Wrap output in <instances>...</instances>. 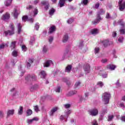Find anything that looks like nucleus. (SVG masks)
I'll list each match as a JSON object with an SVG mask.
<instances>
[{
  "label": "nucleus",
  "mask_w": 125,
  "mask_h": 125,
  "mask_svg": "<svg viewBox=\"0 0 125 125\" xmlns=\"http://www.w3.org/2000/svg\"><path fill=\"white\" fill-rule=\"evenodd\" d=\"M90 32L92 35H96L99 33V30L97 28H95L91 30Z\"/></svg>",
  "instance_id": "obj_12"
},
{
  "label": "nucleus",
  "mask_w": 125,
  "mask_h": 125,
  "mask_svg": "<svg viewBox=\"0 0 125 125\" xmlns=\"http://www.w3.org/2000/svg\"><path fill=\"white\" fill-rule=\"evenodd\" d=\"M99 48H95V53H98L99 52Z\"/></svg>",
  "instance_id": "obj_45"
},
{
  "label": "nucleus",
  "mask_w": 125,
  "mask_h": 125,
  "mask_svg": "<svg viewBox=\"0 0 125 125\" xmlns=\"http://www.w3.org/2000/svg\"><path fill=\"white\" fill-rule=\"evenodd\" d=\"M113 37H115L117 36V33L116 32H113L112 33Z\"/></svg>",
  "instance_id": "obj_54"
},
{
  "label": "nucleus",
  "mask_w": 125,
  "mask_h": 125,
  "mask_svg": "<svg viewBox=\"0 0 125 125\" xmlns=\"http://www.w3.org/2000/svg\"><path fill=\"white\" fill-rule=\"evenodd\" d=\"M52 1H53V2L54 3H55V2H56V1H57V0H52Z\"/></svg>",
  "instance_id": "obj_61"
},
{
  "label": "nucleus",
  "mask_w": 125,
  "mask_h": 125,
  "mask_svg": "<svg viewBox=\"0 0 125 125\" xmlns=\"http://www.w3.org/2000/svg\"><path fill=\"white\" fill-rule=\"evenodd\" d=\"M11 2H12V0H7L5 3V4L6 6H9L10 4H11Z\"/></svg>",
  "instance_id": "obj_26"
},
{
  "label": "nucleus",
  "mask_w": 125,
  "mask_h": 125,
  "mask_svg": "<svg viewBox=\"0 0 125 125\" xmlns=\"http://www.w3.org/2000/svg\"><path fill=\"white\" fill-rule=\"evenodd\" d=\"M107 69H109V70H111V71H113L117 68V65H115L114 64H108L106 66Z\"/></svg>",
  "instance_id": "obj_6"
},
{
  "label": "nucleus",
  "mask_w": 125,
  "mask_h": 125,
  "mask_svg": "<svg viewBox=\"0 0 125 125\" xmlns=\"http://www.w3.org/2000/svg\"><path fill=\"white\" fill-rule=\"evenodd\" d=\"M32 120L33 121H39V118H38L37 117H34L33 118V119H32Z\"/></svg>",
  "instance_id": "obj_60"
},
{
  "label": "nucleus",
  "mask_w": 125,
  "mask_h": 125,
  "mask_svg": "<svg viewBox=\"0 0 125 125\" xmlns=\"http://www.w3.org/2000/svg\"><path fill=\"white\" fill-rule=\"evenodd\" d=\"M123 41H124V37H123L119 38V39H118V42H123Z\"/></svg>",
  "instance_id": "obj_42"
},
{
  "label": "nucleus",
  "mask_w": 125,
  "mask_h": 125,
  "mask_svg": "<svg viewBox=\"0 0 125 125\" xmlns=\"http://www.w3.org/2000/svg\"><path fill=\"white\" fill-rule=\"evenodd\" d=\"M40 74L42 75V78H44L46 76V74L45 73V72L43 71H41L40 72Z\"/></svg>",
  "instance_id": "obj_34"
},
{
  "label": "nucleus",
  "mask_w": 125,
  "mask_h": 125,
  "mask_svg": "<svg viewBox=\"0 0 125 125\" xmlns=\"http://www.w3.org/2000/svg\"><path fill=\"white\" fill-rule=\"evenodd\" d=\"M53 41V37H50L49 38V42L50 43H51V42H52V41Z\"/></svg>",
  "instance_id": "obj_44"
},
{
  "label": "nucleus",
  "mask_w": 125,
  "mask_h": 125,
  "mask_svg": "<svg viewBox=\"0 0 125 125\" xmlns=\"http://www.w3.org/2000/svg\"><path fill=\"white\" fill-rule=\"evenodd\" d=\"M122 121H123V122H125V116H122L121 117Z\"/></svg>",
  "instance_id": "obj_59"
},
{
  "label": "nucleus",
  "mask_w": 125,
  "mask_h": 125,
  "mask_svg": "<svg viewBox=\"0 0 125 125\" xmlns=\"http://www.w3.org/2000/svg\"><path fill=\"white\" fill-rule=\"evenodd\" d=\"M118 6L120 11H124V10L125 9V0H119L118 1Z\"/></svg>",
  "instance_id": "obj_2"
},
{
  "label": "nucleus",
  "mask_w": 125,
  "mask_h": 125,
  "mask_svg": "<svg viewBox=\"0 0 125 125\" xmlns=\"http://www.w3.org/2000/svg\"><path fill=\"white\" fill-rule=\"evenodd\" d=\"M41 4L42 5H45L44 8L46 10H47L49 8V3H48V1H42L41 2Z\"/></svg>",
  "instance_id": "obj_5"
},
{
  "label": "nucleus",
  "mask_w": 125,
  "mask_h": 125,
  "mask_svg": "<svg viewBox=\"0 0 125 125\" xmlns=\"http://www.w3.org/2000/svg\"><path fill=\"white\" fill-rule=\"evenodd\" d=\"M19 115H22L23 114V107L20 106L18 111Z\"/></svg>",
  "instance_id": "obj_27"
},
{
  "label": "nucleus",
  "mask_w": 125,
  "mask_h": 125,
  "mask_svg": "<svg viewBox=\"0 0 125 125\" xmlns=\"http://www.w3.org/2000/svg\"><path fill=\"white\" fill-rule=\"evenodd\" d=\"M55 12V9L54 8H52L49 10V14L50 15H52L54 14V13Z\"/></svg>",
  "instance_id": "obj_29"
},
{
  "label": "nucleus",
  "mask_w": 125,
  "mask_h": 125,
  "mask_svg": "<svg viewBox=\"0 0 125 125\" xmlns=\"http://www.w3.org/2000/svg\"><path fill=\"white\" fill-rule=\"evenodd\" d=\"M73 21L74 20L72 18H70L67 21V23H68V24H72V23H73Z\"/></svg>",
  "instance_id": "obj_35"
},
{
  "label": "nucleus",
  "mask_w": 125,
  "mask_h": 125,
  "mask_svg": "<svg viewBox=\"0 0 125 125\" xmlns=\"http://www.w3.org/2000/svg\"><path fill=\"white\" fill-rule=\"evenodd\" d=\"M80 84H81V82H77L75 84V86H78V85H80Z\"/></svg>",
  "instance_id": "obj_56"
},
{
  "label": "nucleus",
  "mask_w": 125,
  "mask_h": 125,
  "mask_svg": "<svg viewBox=\"0 0 125 125\" xmlns=\"http://www.w3.org/2000/svg\"><path fill=\"white\" fill-rule=\"evenodd\" d=\"M13 16L15 17V19H17V18H18V13H17V10H16V9H14V13Z\"/></svg>",
  "instance_id": "obj_23"
},
{
  "label": "nucleus",
  "mask_w": 125,
  "mask_h": 125,
  "mask_svg": "<svg viewBox=\"0 0 125 125\" xmlns=\"http://www.w3.org/2000/svg\"><path fill=\"white\" fill-rule=\"evenodd\" d=\"M82 3V4H84V5H86L88 3V0H83Z\"/></svg>",
  "instance_id": "obj_32"
},
{
  "label": "nucleus",
  "mask_w": 125,
  "mask_h": 125,
  "mask_svg": "<svg viewBox=\"0 0 125 125\" xmlns=\"http://www.w3.org/2000/svg\"><path fill=\"white\" fill-rule=\"evenodd\" d=\"M71 70H72V65H68L65 68V72H67V73H70Z\"/></svg>",
  "instance_id": "obj_19"
},
{
  "label": "nucleus",
  "mask_w": 125,
  "mask_h": 125,
  "mask_svg": "<svg viewBox=\"0 0 125 125\" xmlns=\"http://www.w3.org/2000/svg\"><path fill=\"white\" fill-rule=\"evenodd\" d=\"M33 8V6L32 5H29L28 7H27L26 9H32Z\"/></svg>",
  "instance_id": "obj_53"
},
{
  "label": "nucleus",
  "mask_w": 125,
  "mask_h": 125,
  "mask_svg": "<svg viewBox=\"0 0 125 125\" xmlns=\"http://www.w3.org/2000/svg\"><path fill=\"white\" fill-rule=\"evenodd\" d=\"M52 63V61H47L44 63V67H49L50 64Z\"/></svg>",
  "instance_id": "obj_13"
},
{
  "label": "nucleus",
  "mask_w": 125,
  "mask_h": 125,
  "mask_svg": "<svg viewBox=\"0 0 125 125\" xmlns=\"http://www.w3.org/2000/svg\"><path fill=\"white\" fill-rule=\"evenodd\" d=\"M57 110H58V108L57 107H54L53 109H51L50 112V115L51 116H53V114H54V113H55V112H56V111H57Z\"/></svg>",
  "instance_id": "obj_14"
},
{
  "label": "nucleus",
  "mask_w": 125,
  "mask_h": 125,
  "mask_svg": "<svg viewBox=\"0 0 125 125\" xmlns=\"http://www.w3.org/2000/svg\"><path fill=\"white\" fill-rule=\"evenodd\" d=\"M34 62V60L29 59L28 60V62H27V68H29V67H31V64Z\"/></svg>",
  "instance_id": "obj_20"
},
{
  "label": "nucleus",
  "mask_w": 125,
  "mask_h": 125,
  "mask_svg": "<svg viewBox=\"0 0 125 125\" xmlns=\"http://www.w3.org/2000/svg\"><path fill=\"white\" fill-rule=\"evenodd\" d=\"M105 113H107V110L103 111V114H105Z\"/></svg>",
  "instance_id": "obj_62"
},
{
  "label": "nucleus",
  "mask_w": 125,
  "mask_h": 125,
  "mask_svg": "<svg viewBox=\"0 0 125 125\" xmlns=\"http://www.w3.org/2000/svg\"><path fill=\"white\" fill-rule=\"evenodd\" d=\"M5 46V45H4V44H2L0 45V48H4Z\"/></svg>",
  "instance_id": "obj_55"
},
{
  "label": "nucleus",
  "mask_w": 125,
  "mask_h": 125,
  "mask_svg": "<svg viewBox=\"0 0 125 125\" xmlns=\"http://www.w3.org/2000/svg\"><path fill=\"white\" fill-rule=\"evenodd\" d=\"M110 97H111V95L109 94V93L106 92L104 93L103 94L104 101V102H105L104 104H109V100L110 99Z\"/></svg>",
  "instance_id": "obj_3"
},
{
  "label": "nucleus",
  "mask_w": 125,
  "mask_h": 125,
  "mask_svg": "<svg viewBox=\"0 0 125 125\" xmlns=\"http://www.w3.org/2000/svg\"><path fill=\"white\" fill-rule=\"evenodd\" d=\"M34 40H33V42H32V41H30V43H32V42H34Z\"/></svg>",
  "instance_id": "obj_63"
},
{
  "label": "nucleus",
  "mask_w": 125,
  "mask_h": 125,
  "mask_svg": "<svg viewBox=\"0 0 125 125\" xmlns=\"http://www.w3.org/2000/svg\"><path fill=\"white\" fill-rule=\"evenodd\" d=\"M68 39H69V37H68V35L67 34L65 35L62 40L63 42H66L68 41Z\"/></svg>",
  "instance_id": "obj_25"
},
{
  "label": "nucleus",
  "mask_w": 125,
  "mask_h": 125,
  "mask_svg": "<svg viewBox=\"0 0 125 125\" xmlns=\"http://www.w3.org/2000/svg\"><path fill=\"white\" fill-rule=\"evenodd\" d=\"M28 21H30L31 23H33L34 22V19L33 18L29 19Z\"/></svg>",
  "instance_id": "obj_57"
},
{
  "label": "nucleus",
  "mask_w": 125,
  "mask_h": 125,
  "mask_svg": "<svg viewBox=\"0 0 125 125\" xmlns=\"http://www.w3.org/2000/svg\"><path fill=\"white\" fill-rule=\"evenodd\" d=\"M120 33L122 35H125V28H121L120 29Z\"/></svg>",
  "instance_id": "obj_31"
},
{
  "label": "nucleus",
  "mask_w": 125,
  "mask_h": 125,
  "mask_svg": "<svg viewBox=\"0 0 125 125\" xmlns=\"http://www.w3.org/2000/svg\"><path fill=\"white\" fill-rule=\"evenodd\" d=\"M105 18H106V19H110V18H111V16L109 13H107Z\"/></svg>",
  "instance_id": "obj_40"
},
{
  "label": "nucleus",
  "mask_w": 125,
  "mask_h": 125,
  "mask_svg": "<svg viewBox=\"0 0 125 125\" xmlns=\"http://www.w3.org/2000/svg\"><path fill=\"white\" fill-rule=\"evenodd\" d=\"M21 47H22V50L23 51H26V50H27V47H26L25 45H22Z\"/></svg>",
  "instance_id": "obj_39"
},
{
  "label": "nucleus",
  "mask_w": 125,
  "mask_h": 125,
  "mask_svg": "<svg viewBox=\"0 0 125 125\" xmlns=\"http://www.w3.org/2000/svg\"><path fill=\"white\" fill-rule=\"evenodd\" d=\"M39 28H40V24L36 23V25H35V30L38 31V30H39Z\"/></svg>",
  "instance_id": "obj_37"
},
{
  "label": "nucleus",
  "mask_w": 125,
  "mask_h": 125,
  "mask_svg": "<svg viewBox=\"0 0 125 125\" xmlns=\"http://www.w3.org/2000/svg\"><path fill=\"white\" fill-rule=\"evenodd\" d=\"M100 20H101V17H100V15H98L97 20L92 22V25H94L95 24H97V23H99Z\"/></svg>",
  "instance_id": "obj_11"
},
{
  "label": "nucleus",
  "mask_w": 125,
  "mask_h": 125,
  "mask_svg": "<svg viewBox=\"0 0 125 125\" xmlns=\"http://www.w3.org/2000/svg\"><path fill=\"white\" fill-rule=\"evenodd\" d=\"M56 31V27L55 25H52L49 29V34H52L54 32Z\"/></svg>",
  "instance_id": "obj_7"
},
{
  "label": "nucleus",
  "mask_w": 125,
  "mask_h": 125,
  "mask_svg": "<svg viewBox=\"0 0 125 125\" xmlns=\"http://www.w3.org/2000/svg\"><path fill=\"white\" fill-rule=\"evenodd\" d=\"M15 88H13L11 90V91H13V90H14Z\"/></svg>",
  "instance_id": "obj_64"
},
{
  "label": "nucleus",
  "mask_w": 125,
  "mask_h": 125,
  "mask_svg": "<svg viewBox=\"0 0 125 125\" xmlns=\"http://www.w3.org/2000/svg\"><path fill=\"white\" fill-rule=\"evenodd\" d=\"M16 47V41H13L11 44V49H14Z\"/></svg>",
  "instance_id": "obj_15"
},
{
  "label": "nucleus",
  "mask_w": 125,
  "mask_h": 125,
  "mask_svg": "<svg viewBox=\"0 0 125 125\" xmlns=\"http://www.w3.org/2000/svg\"><path fill=\"white\" fill-rule=\"evenodd\" d=\"M18 34H21L22 32V24L21 23H18L17 24Z\"/></svg>",
  "instance_id": "obj_8"
},
{
  "label": "nucleus",
  "mask_w": 125,
  "mask_h": 125,
  "mask_svg": "<svg viewBox=\"0 0 125 125\" xmlns=\"http://www.w3.org/2000/svg\"><path fill=\"white\" fill-rule=\"evenodd\" d=\"M64 106L66 109H68V108H70L71 107V105L69 104H65Z\"/></svg>",
  "instance_id": "obj_48"
},
{
  "label": "nucleus",
  "mask_w": 125,
  "mask_h": 125,
  "mask_svg": "<svg viewBox=\"0 0 125 125\" xmlns=\"http://www.w3.org/2000/svg\"><path fill=\"white\" fill-rule=\"evenodd\" d=\"M10 17V15L6 13L5 15H3L2 17V20H7Z\"/></svg>",
  "instance_id": "obj_10"
},
{
  "label": "nucleus",
  "mask_w": 125,
  "mask_h": 125,
  "mask_svg": "<svg viewBox=\"0 0 125 125\" xmlns=\"http://www.w3.org/2000/svg\"><path fill=\"white\" fill-rule=\"evenodd\" d=\"M92 125H98V124L97 123V121H96V120H94L92 122Z\"/></svg>",
  "instance_id": "obj_41"
},
{
  "label": "nucleus",
  "mask_w": 125,
  "mask_h": 125,
  "mask_svg": "<svg viewBox=\"0 0 125 125\" xmlns=\"http://www.w3.org/2000/svg\"><path fill=\"white\" fill-rule=\"evenodd\" d=\"M40 2V0H35L34 1V4H38Z\"/></svg>",
  "instance_id": "obj_47"
},
{
  "label": "nucleus",
  "mask_w": 125,
  "mask_h": 125,
  "mask_svg": "<svg viewBox=\"0 0 125 125\" xmlns=\"http://www.w3.org/2000/svg\"><path fill=\"white\" fill-rule=\"evenodd\" d=\"M117 23L122 26V27H125V23L124 22V20L120 19L118 21Z\"/></svg>",
  "instance_id": "obj_18"
},
{
  "label": "nucleus",
  "mask_w": 125,
  "mask_h": 125,
  "mask_svg": "<svg viewBox=\"0 0 125 125\" xmlns=\"http://www.w3.org/2000/svg\"><path fill=\"white\" fill-rule=\"evenodd\" d=\"M22 21H24V22H26L27 20H28V16H23L22 18Z\"/></svg>",
  "instance_id": "obj_33"
},
{
  "label": "nucleus",
  "mask_w": 125,
  "mask_h": 125,
  "mask_svg": "<svg viewBox=\"0 0 125 125\" xmlns=\"http://www.w3.org/2000/svg\"><path fill=\"white\" fill-rule=\"evenodd\" d=\"M108 61V60L107 59H104L101 60L102 63H106Z\"/></svg>",
  "instance_id": "obj_43"
},
{
  "label": "nucleus",
  "mask_w": 125,
  "mask_h": 125,
  "mask_svg": "<svg viewBox=\"0 0 125 125\" xmlns=\"http://www.w3.org/2000/svg\"><path fill=\"white\" fill-rule=\"evenodd\" d=\"M84 69L85 71H88V73H89V71L90 70V66H89V64L87 63L85 65H84Z\"/></svg>",
  "instance_id": "obj_16"
},
{
  "label": "nucleus",
  "mask_w": 125,
  "mask_h": 125,
  "mask_svg": "<svg viewBox=\"0 0 125 125\" xmlns=\"http://www.w3.org/2000/svg\"><path fill=\"white\" fill-rule=\"evenodd\" d=\"M12 55L13 56H14V57H17V56H18V51L14 50L12 52Z\"/></svg>",
  "instance_id": "obj_28"
},
{
  "label": "nucleus",
  "mask_w": 125,
  "mask_h": 125,
  "mask_svg": "<svg viewBox=\"0 0 125 125\" xmlns=\"http://www.w3.org/2000/svg\"><path fill=\"white\" fill-rule=\"evenodd\" d=\"M38 14V9H35L34 11V15L32 16L33 17H35L36 15Z\"/></svg>",
  "instance_id": "obj_36"
},
{
  "label": "nucleus",
  "mask_w": 125,
  "mask_h": 125,
  "mask_svg": "<svg viewBox=\"0 0 125 125\" xmlns=\"http://www.w3.org/2000/svg\"><path fill=\"white\" fill-rule=\"evenodd\" d=\"M43 52H46V51H47V48H46V46H43Z\"/></svg>",
  "instance_id": "obj_46"
},
{
  "label": "nucleus",
  "mask_w": 125,
  "mask_h": 125,
  "mask_svg": "<svg viewBox=\"0 0 125 125\" xmlns=\"http://www.w3.org/2000/svg\"><path fill=\"white\" fill-rule=\"evenodd\" d=\"M102 43H103L104 46V47L108 46V45H110V42H109V40H105L103 41Z\"/></svg>",
  "instance_id": "obj_9"
},
{
  "label": "nucleus",
  "mask_w": 125,
  "mask_h": 125,
  "mask_svg": "<svg viewBox=\"0 0 125 125\" xmlns=\"http://www.w3.org/2000/svg\"><path fill=\"white\" fill-rule=\"evenodd\" d=\"M113 119H114V115H113V114H112V115H108V119H107L108 122H111V121H112V120H113Z\"/></svg>",
  "instance_id": "obj_24"
},
{
  "label": "nucleus",
  "mask_w": 125,
  "mask_h": 125,
  "mask_svg": "<svg viewBox=\"0 0 125 125\" xmlns=\"http://www.w3.org/2000/svg\"><path fill=\"white\" fill-rule=\"evenodd\" d=\"M98 85H99L100 86H101V87H102V86H103L104 85V84H103V83L102 82H99L97 83Z\"/></svg>",
  "instance_id": "obj_38"
},
{
  "label": "nucleus",
  "mask_w": 125,
  "mask_h": 125,
  "mask_svg": "<svg viewBox=\"0 0 125 125\" xmlns=\"http://www.w3.org/2000/svg\"><path fill=\"white\" fill-rule=\"evenodd\" d=\"M65 4V0H60L59 3V5L60 7H62Z\"/></svg>",
  "instance_id": "obj_17"
},
{
  "label": "nucleus",
  "mask_w": 125,
  "mask_h": 125,
  "mask_svg": "<svg viewBox=\"0 0 125 125\" xmlns=\"http://www.w3.org/2000/svg\"><path fill=\"white\" fill-rule=\"evenodd\" d=\"M89 112L91 116H96L98 115V110L96 108H94L90 110Z\"/></svg>",
  "instance_id": "obj_4"
},
{
  "label": "nucleus",
  "mask_w": 125,
  "mask_h": 125,
  "mask_svg": "<svg viewBox=\"0 0 125 125\" xmlns=\"http://www.w3.org/2000/svg\"><path fill=\"white\" fill-rule=\"evenodd\" d=\"M34 109L37 113H38V112H40V109L39 108V106L38 105L34 106Z\"/></svg>",
  "instance_id": "obj_30"
},
{
  "label": "nucleus",
  "mask_w": 125,
  "mask_h": 125,
  "mask_svg": "<svg viewBox=\"0 0 125 125\" xmlns=\"http://www.w3.org/2000/svg\"><path fill=\"white\" fill-rule=\"evenodd\" d=\"M56 92H60V86L58 87L56 89Z\"/></svg>",
  "instance_id": "obj_49"
},
{
  "label": "nucleus",
  "mask_w": 125,
  "mask_h": 125,
  "mask_svg": "<svg viewBox=\"0 0 125 125\" xmlns=\"http://www.w3.org/2000/svg\"><path fill=\"white\" fill-rule=\"evenodd\" d=\"M14 114V110H9L7 112V117L10 116V115H13Z\"/></svg>",
  "instance_id": "obj_21"
},
{
  "label": "nucleus",
  "mask_w": 125,
  "mask_h": 125,
  "mask_svg": "<svg viewBox=\"0 0 125 125\" xmlns=\"http://www.w3.org/2000/svg\"><path fill=\"white\" fill-rule=\"evenodd\" d=\"M121 107H123V108H125V104L124 103L120 104Z\"/></svg>",
  "instance_id": "obj_58"
},
{
  "label": "nucleus",
  "mask_w": 125,
  "mask_h": 125,
  "mask_svg": "<svg viewBox=\"0 0 125 125\" xmlns=\"http://www.w3.org/2000/svg\"><path fill=\"white\" fill-rule=\"evenodd\" d=\"M0 118H2V117H3V112L2 111H0Z\"/></svg>",
  "instance_id": "obj_51"
},
{
  "label": "nucleus",
  "mask_w": 125,
  "mask_h": 125,
  "mask_svg": "<svg viewBox=\"0 0 125 125\" xmlns=\"http://www.w3.org/2000/svg\"><path fill=\"white\" fill-rule=\"evenodd\" d=\"M33 114V111L31 109H28L26 110L27 116H31Z\"/></svg>",
  "instance_id": "obj_22"
},
{
  "label": "nucleus",
  "mask_w": 125,
  "mask_h": 125,
  "mask_svg": "<svg viewBox=\"0 0 125 125\" xmlns=\"http://www.w3.org/2000/svg\"><path fill=\"white\" fill-rule=\"evenodd\" d=\"M33 122H34L33 119L28 120V124H32V123H33Z\"/></svg>",
  "instance_id": "obj_52"
},
{
  "label": "nucleus",
  "mask_w": 125,
  "mask_h": 125,
  "mask_svg": "<svg viewBox=\"0 0 125 125\" xmlns=\"http://www.w3.org/2000/svg\"><path fill=\"white\" fill-rule=\"evenodd\" d=\"M9 29L10 30H7L4 32V34L5 36H7L9 35V36H11L12 35H14L15 31V26L13 23H11L9 25Z\"/></svg>",
  "instance_id": "obj_1"
},
{
  "label": "nucleus",
  "mask_w": 125,
  "mask_h": 125,
  "mask_svg": "<svg viewBox=\"0 0 125 125\" xmlns=\"http://www.w3.org/2000/svg\"><path fill=\"white\" fill-rule=\"evenodd\" d=\"M100 4L99 3H97L95 5V8H98L99 7Z\"/></svg>",
  "instance_id": "obj_50"
}]
</instances>
